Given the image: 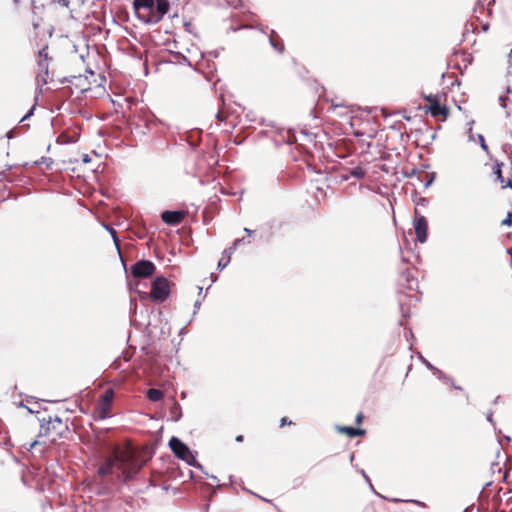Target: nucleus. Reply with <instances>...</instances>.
Returning <instances> with one entry per match:
<instances>
[{
  "mask_svg": "<svg viewBox=\"0 0 512 512\" xmlns=\"http://www.w3.org/2000/svg\"><path fill=\"white\" fill-rule=\"evenodd\" d=\"M143 465L144 462L132 452L118 453V470L123 474L124 481L133 479L142 469Z\"/></svg>",
  "mask_w": 512,
  "mask_h": 512,
  "instance_id": "nucleus-1",
  "label": "nucleus"
},
{
  "mask_svg": "<svg viewBox=\"0 0 512 512\" xmlns=\"http://www.w3.org/2000/svg\"><path fill=\"white\" fill-rule=\"evenodd\" d=\"M169 447L178 459L186 462L189 466L203 471V466L197 461L196 455L181 439L175 436L171 437L169 440Z\"/></svg>",
  "mask_w": 512,
  "mask_h": 512,
  "instance_id": "nucleus-2",
  "label": "nucleus"
},
{
  "mask_svg": "<svg viewBox=\"0 0 512 512\" xmlns=\"http://www.w3.org/2000/svg\"><path fill=\"white\" fill-rule=\"evenodd\" d=\"M170 293V282L165 277L158 276L152 281L149 296L153 302H164Z\"/></svg>",
  "mask_w": 512,
  "mask_h": 512,
  "instance_id": "nucleus-3",
  "label": "nucleus"
},
{
  "mask_svg": "<svg viewBox=\"0 0 512 512\" xmlns=\"http://www.w3.org/2000/svg\"><path fill=\"white\" fill-rule=\"evenodd\" d=\"M156 270L155 264L146 259L138 260L131 267V274L135 278H147L154 274Z\"/></svg>",
  "mask_w": 512,
  "mask_h": 512,
  "instance_id": "nucleus-4",
  "label": "nucleus"
},
{
  "mask_svg": "<svg viewBox=\"0 0 512 512\" xmlns=\"http://www.w3.org/2000/svg\"><path fill=\"white\" fill-rule=\"evenodd\" d=\"M114 396L115 393L112 388H108L102 394L97 406L98 417L100 419H106L110 416Z\"/></svg>",
  "mask_w": 512,
  "mask_h": 512,
  "instance_id": "nucleus-5",
  "label": "nucleus"
},
{
  "mask_svg": "<svg viewBox=\"0 0 512 512\" xmlns=\"http://www.w3.org/2000/svg\"><path fill=\"white\" fill-rule=\"evenodd\" d=\"M413 226L417 241L420 243H425L427 241L428 236V222L426 217L421 215L417 209H415Z\"/></svg>",
  "mask_w": 512,
  "mask_h": 512,
  "instance_id": "nucleus-6",
  "label": "nucleus"
},
{
  "mask_svg": "<svg viewBox=\"0 0 512 512\" xmlns=\"http://www.w3.org/2000/svg\"><path fill=\"white\" fill-rule=\"evenodd\" d=\"M185 214L180 210H164L161 213V219L166 225L175 227L183 221Z\"/></svg>",
  "mask_w": 512,
  "mask_h": 512,
  "instance_id": "nucleus-7",
  "label": "nucleus"
},
{
  "mask_svg": "<svg viewBox=\"0 0 512 512\" xmlns=\"http://www.w3.org/2000/svg\"><path fill=\"white\" fill-rule=\"evenodd\" d=\"M114 468L118 469V453L115 456L109 457L105 460V463L98 468V474L101 477H106L113 473Z\"/></svg>",
  "mask_w": 512,
  "mask_h": 512,
  "instance_id": "nucleus-8",
  "label": "nucleus"
},
{
  "mask_svg": "<svg viewBox=\"0 0 512 512\" xmlns=\"http://www.w3.org/2000/svg\"><path fill=\"white\" fill-rule=\"evenodd\" d=\"M170 8V3L168 0H155L153 4V9L156 11V17L152 19V22H160L164 15L168 13Z\"/></svg>",
  "mask_w": 512,
  "mask_h": 512,
  "instance_id": "nucleus-9",
  "label": "nucleus"
},
{
  "mask_svg": "<svg viewBox=\"0 0 512 512\" xmlns=\"http://www.w3.org/2000/svg\"><path fill=\"white\" fill-rule=\"evenodd\" d=\"M399 282L400 285L409 290H415L418 288V280L409 270H405L400 274Z\"/></svg>",
  "mask_w": 512,
  "mask_h": 512,
  "instance_id": "nucleus-10",
  "label": "nucleus"
},
{
  "mask_svg": "<svg viewBox=\"0 0 512 512\" xmlns=\"http://www.w3.org/2000/svg\"><path fill=\"white\" fill-rule=\"evenodd\" d=\"M154 1L155 0H134L133 8L137 18L140 17L142 13H145L149 11V9H152Z\"/></svg>",
  "mask_w": 512,
  "mask_h": 512,
  "instance_id": "nucleus-11",
  "label": "nucleus"
},
{
  "mask_svg": "<svg viewBox=\"0 0 512 512\" xmlns=\"http://www.w3.org/2000/svg\"><path fill=\"white\" fill-rule=\"evenodd\" d=\"M428 109L433 117L443 116L444 118H446L449 113L448 107L445 105H441L439 99L431 103V105L428 106Z\"/></svg>",
  "mask_w": 512,
  "mask_h": 512,
  "instance_id": "nucleus-12",
  "label": "nucleus"
},
{
  "mask_svg": "<svg viewBox=\"0 0 512 512\" xmlns=\"http://www.w3.org/2000/svg\"><path fill=\"white\" fill-rule=\"evenodd\" d=\"M338 432L346 434L350 438L365 435L366 431L361 428H355L352 426H336Z\"/></svg>",
  "mask_w": 512,
  "mask_h": 512,
  "instance_id": "nucleus-13",
  "label": "nucleus"
},
{
  "mask_svg": "<svg viewBox=\"0 0 512 512\" xmlns=\"http://www.w3.org/2000/svg\"><path fill=\"white\" fill-rule=\"evenodd\" d=\"M169 412L171 416L170 419L173 422L179 421L182 417V408L174 398L170 400Z\"/></svg>",
  "mask_w": 512,
  "mask_h": 512,
  "instance_id": "nucleus-14",
  "label": "nucleus"
},
{
  "mask_svg": "<svg viewBox=\"0 0 512 512\" xmlns=\"http://www.w3.org/2000/svg\"><path fill=\"white\" fill-rule=\"evenodd\" d=\"M433 374L441 381L445 383H451L452 387L456 390H461L462 388L460 386H457L453 383V380L451 377L447 376L442 370L438 369L437 367L432 371Z\"/></svg>",
  "mask_w": 512,
  "mask_h": 512,
  "instance_id": "nucleus-15",
  "label": "nucleus"
},
{
  "mask_svg": "<svg viewBox=\"0 0 512 512\" xmlns=\"http://www.w3.org/2000/svg\"><path fill=\"white\" fill-rule=\"evenodd\" d=\"M38 421L40 422V433L39 435L42 436V435H47L50 430H51V427H50V424L52 423V417L49 416L48 418H45V417H38Z\"/></svg>",
  "mask_w": 512,
  "mask_h": 512,
  "instance_id": "nucleus-16",
  "label": "nucleus"
},
{
  "mask_svg": "<svg viewBox=\"0 0 512 512\" xmlns=\"http://www.w3.org/2000/svg\"><path fill=\"white\" fill-rule=\"evenodd\" d=\"M501 166H502V163L496 162L494 174L496 175L497 180L503 184L502 188H506V187L512 188V180L511 179H508V181L504 184V178L502 175Z\"/></svg>",
  "mask_w": 512,
  "mask_h": 512,
  "instance_id": "nucleus-17",
  "label": "nucleus"
},
{
  "mask_svg": "<svg viewBox=\"0 0 512 512\" xmlns=\"http://www.w3.org/2000/svg\"><path fill=\"white\" fill-rule=\"evenodd\" d=\"M365 175H366L365 170L362 167L357 166V167L349 169L348 175L344 176L343 178H344V180H347L348 177L350 176V177H354L356 179H362L365 177Z\"/></svg>",
  "mask_w": 512,
  "mask_h": 512,
  "instance_id": "nucleus-18",
  "label": "nucleus"
},
{
  "mask_svg": "<svg viewBox=\"0 0 512 512\" xmlns=\"http://www.w3.org/2000/svg\"><path fill=\"white\" fill-rule=\"evenodd\" d=\"M147 398L152 402H158L164 397V393L160 389L150 388L147 390Z\"/></svg>",
  "mask_w": 512,
  "mask_h": 512,
  "instance_id": "nucleus-19",
  "label": "nucleus"
},
{
  "mask_svg": "<svg viewBox=\"0 0 512 512\" xmlns=\"http://www.w3.org/2000/svg\"><path fill=\"white\" fill-rule=\"evenodd\" d=\"M156 17L155 9H149V11L142 13L138 19L145 24H157L158 22H152V19Z\"/></svg>",
  "mask_w": 512,
  "mask_h": 512,
  "instance_id": "nucleus-20",
  "label": "nucleus"
},
{
  "mask_svg": "<svg viewBox=\"0 0 512 512\" xmlns=\"http://www.w3.org/2000/svg\"><path fill=\"white\" fill-rule=\"evenodd\" d=\"M282 141L288 145H292L297 142L295 133L292 130H286L280 133Z\"/></svg>",
  "mask_w": 512,
  "mask_h": 512,
  "instance_id": "nucleus-21",
  "label": "nucleus"
},
{
  "mask_svg": "<svg viewBox=\"0 0 512 512\" xmlns=\"http://www.w3.org/2000/svg\"><path fill=\"white\" fill-rule=\"evenodd\" d=\"M275 31H272V34L269 36V43L270 45L279 53L284 52V45L281 40H276L274 38Z\"/></svg>",
  "mask_w": 512,
  "mask_h": 512,
  "instance_id": "nucleus-22",
  "label": "nucleus"
},
{
  "mask_svg": "<svg viewBox=\"0 0 512 512\" xmlns=\"http://www.w3.org/2000/svg\"><path fill=\"white\" fill-rule=\"evenodd\" d=\"M103 226L108 231V233L111 235L112 240H113L114 244L116 245L118 251H120V246H119L120 239L117 235V231L112 226H110L108 224H103Z\"/></svg>",
  "mask_w": 512,
  "mask_h": 512,
  "instance_id": "nucleus-23",
  "label": "nucleus"
},
{
  "mask_svg": "<svg viewBox=\"0 0 512 512\" xmlns=\"http://www.w3.org/2000/svg\"><path fill=\"white\" fill-rule=\"evenodd\" d=\"M232 253L233 251H228L226 254L222 253V257L217 264L219 270H223L230 263Z\"/></svg>",
  "mask_w": 512,
  "mask_h": 512,
  "instance_id": "nucleus-24",
  "label": "nucleus"
},
{
  "mask_svg": "<svg viewBox=\"0 0 512 512\" xmlns=\"http://www.w3.org/2000/svg\"><path fill=\"white\" fill-rule=\"evenodd\" d=\"M250 242H251V240L249 238H245V237L235 239V241L233 242L232 246L224 250V254H226L228 251H233L234 252L236 250V248L238 247V245L241 244V243H248L249 244Z\"/></svg>",
  "mask_w": 512,
  "mask_h": 512,
  "instance_id": "nucleus-25",
  "label": "nucleus"
},
{
  "mask_svg": "<svg viewBox=\"0 0 512 512\" xmlns=\"http://www.w3.org/2000/svg\"><path fill=\"white\" fill-rule=\"evenodd\" d=\"M61 426H63V421L59 416H55L52 418V428L53 430H58Z\"/></svg>",
  "mask_w": 512,
  "mask_h": 512,
  "instance_id": "nucleus-26",
  "label": "nucleus"
},
{
  "mask_svg": "<svg viewBox=\"0 0 512 512\" xmlns=\"http://www.w3.org/2000/svg\"><path fill=\"white\" fill-rule=\"evenodd\" d=\"M477 137H478V140H479L482 150L485 152H488V145L485 142L484 136L482 134H478Z\"/></svg>",
  "mask_w": 512,
  "mask_h": 512,
  "instance_id": "nucleus-27",
  "label": "nucleus"
},
{
  "mask_svg": "<svg viewBox=\"0 0 512 512\" xmlns=\"http://www.w3.org/2000/svg\"><path fill=\"white\" fill-rule=\"evenodd\" d=\"M421 362L426 366L427 369L433 371L436 367L426 360L422 355H419Z\"/></svg>",
  "mask_w": 512,
  "mask_h": 512,
  "instance_id": "nucleus-28",
  "label": "nucleus"
},
{
  "mask_svg": "<svg viewBox=\"0 0 512 512\" xmlns=\"http://www.w3.org/2000/svg\"><path fill=\"white\" fill-rule=\"evenodd\" d=\"M501 225H503V226L512 225V214L510 212H508L506 218L502 220Z\"/></svg>",
  "mask_w": 512,
  "mask_h": 512,
  "instance_id": "nucleus-29",
  "label": "nucleus"
},
{
  "mask_svg": "<svg viewBox=\"0 0 512 512\" xmlns=\"http://www.w3.org/2000/svg\"><path fill=\"white\" fill-rule=\"evenodd\" d=\"M39 57L44 59V60H47L48 59V47L45 46L43 47L40 51H39Z\"/></svg>",
  "mask_w": 512,
  "mask_h": 512,
  "instance_id": "nucleus-30",
  "label": "nucleus"
},
{
  "mask_svg": "<svg viewBox=\"0 0 512 512\" xmlns=\"http://www.w3.org/2000/svg\"><path fill=\"white\" fill-rule=\"evenodd\" d=\"M361 474L363 476V478L366 480V482L369 484L370 488L375 492L376 495L380 496L375 490H374V487L373 485L371 484V481H370V478L369 476L366 474V472L364 470H361Z\"/></svg>",
  "mask_w": 512,
  "mask_h": 512,
  "instance_id": "nucleus-31",
  "label": "nucleus"
},
{
  "mask_svg": "<svg viewBox=\"0 0 512 512\" xmlns=\"http://www.w3.org/2000/svg\"><path fill=\"white\" fill-rule=\"evenodd\" d=\"M424 99L426 101H428L429 105H431V103H433L434 101H437L438 100V97L436 95H423Z\"/></svg>",
  "mask_w": 512,
  "mask_h": 512,
  "instance_id": "nucleus-32",
  "label": "nucleus"
},
{
  "mask_svg": "<svg viewBox=\"0 0 512 512\" xmlns=\"http://www.w3.org/2000/svg\"><path fill=\"white\" fill-rule=\"evenodd\" d=\"M292 424H293V422L291 420H289L287 417H283L280 420V427H284L286 425H292Z\"/></svg>",
  "mask_w": 512,
  "mask_h": 512,
  "instance_id": "nucleus-33",
  "label": "nucleus"
},
{
  "mask_svg": "<svg viewBox=\"0 0 512 512\" xmlns=\"http://www.w3.org/2000/svg\"><path fill=\"white\" fill-rule=\"evenodd\" d=\"M434 179H435L434 174H431L429 176V178L426 180L424 187H426V188L429 187L433 183Z\"/></svg>",
  "mask_w": 512,
  "mask_h": 512,
  "instance_id": "nucleus-34",
  "label": "nucleus"
},
{
  "mask_svg": "<svg viewBox=\"0 0 512 512\" xmlns=\"http://www.w3.org/2000/svg\"><path fill=\"white\" fill-rule=\"evenodd\" d=\"M200 306H201V302L199 300H196L193 307H194V311H193V314H196L197 311L200 309Z\"/></svg>",
  "mask_w": 512,
  "mask_h": 512,
  "instance_id": "nucleus-35",
  "label": "nucleus"
},
{
  "mask_svg": "<svg viewBox=\"0 0 512 512\" xmlns=\"http://www.w3.org/2000/svg\"><path fill=\"white\" fill-rule=\"evenodd\" d=\"M57 2L65 8H68L70 4L69 0H57Z\"/></svg>",
  "mask_w": 512,
  "mask_h": 512,
  "instance_id": "nucleus-36",
  "label": "nucleus"
},
{
  "mask_svg": "<svg viewBox=\"0 0 512 512\" xmlns=\"http://www.w3.org/2000/svg\"><path fill=\"white\" fill-rule=\"evenodd\" d=\"M486 419H487V421H488L489 423L494 424V421H493V412H492V411H489V412L487 413Z\"/></svg>",
  "mask_w": 512,
  "mask_h": 512,
  "instance_id": "nucleus-37",
  "label": "nucleus"
},
{
  "mask_svg": "<svg viewBox=\"0 0 512 512\" xmlns=\"http://www.w3.org/2000/svg\"><path fill=\"white\" fill-rule=\"evenodd\" d=\"M400 309L403 317L409 316L408 311L405 310L404 305L402 303H400Z\"/></svg>",
  "mask_w": 512,
  "mask_h": 512,
  "instance_id": "nucleus-38",
  "label": "nucleus"
},
{
  "mask_svg": "<svg viewBox=\"0 0 512 512\" xmlns=\"http://www.w3.org/2000/svg\"><path fill=\"white\" fill-rule=\"evenodd\" d=\"M362 420H363V414L362 413H358L357 416H356V419H355L356 424H361Z\"/></svg>",
  "mask_w": 512,
  "mask_h": 512,
  "instance_id": "nucleus-39",
  "label": "nucleus"
},
{
  "mask_svg": "<svg viewBox=\"0 0 512 512\" xmlns=\"http://www.w3.org/2000/svg\"><path fill=\"white\" fill-rule=\"evenodd\" d=\"M35 109H36V106H35V105H33V106L28 110V112H27L26 114H27L29 117L33 116Z\"/></svg>",
  "mask_w": 512,
  "mask_h": 512,
  "instance_id": "nucleus-40",
  "label": "nucleus"
},
{
  "mask_svg": "<svg viewBox=\"0 0 512 512\" xmlns=\"http://www.w3.org/2000/svg\"><path fill=\"white\" fill-rule=\"evenodd\" d=\"M505 99H506L505 96H503V95L499 96V101L501 102L502 107H506Z\"/></svg>",
  "mask_w": 512,
  "mask_h": 512,
  "instance_id": "nucleus-41",
  "label": "nucleus"
},
{
  "mask_svg": "<svg viewBox=\"0 0 512 512\" xmlns=\"http://www.w3.org/2000/svg\"><path fill=\"white\" fill-rule=\"evenodd\" d=\"M409 501L413 502V503H415V504H417V505H419L421 507H425L426 506V504L424 502H421L419 500H409Z\"/></svg>",
  "mask_w": 512,
  "mask_h": 512,
  "instance_id": "nucleus-42",
  "label": "nucleus"
},
{
  "mask_svg": "<svg viewBox=\"0 0 512 512\" xmlns=\"http://www.w3.org/2000/svg\"><path fill=\"white\" fill-rule=\"evenodd\" d=\"M39 66L45 70L46 74L48 73V65L47 64H43L42 62H39Z\"/></svg>",
  "mask_w": 512,
  "mask_h": 512,
  "instance_id": "nucleus-43",
  "label": "nucleus"
},
{
  "mask_svg": "<svg viewBox=\"0 0 512 512\" xmlns=\"http://www.w3.org/2000/svg\"><path fill=\"white\" fill-rule=\"evenodd\" d=\"M13 136H14V131H13V130H10V131H8V132L6 133V137H7L8 139L13 138Z\"/></svg>",
  "mask_w": 512,
  "mask_h": 512,
  "instance_id": "nucleus-44",
  "label": "nucleus"
},
{
  "mask_svg": "<svg viewBox=\"0 0 512 512\" xmlns=\"http://www.w3.org/2000/svg\"><path fill=\"white\" fill-rule=\"evenodd\" d=\"M243 440H244L243 435H238V436H236V438H235V441H236V442H238V443L243 442Z\"/></svg>",
  "mask_w": 512,
  "mask_h": 512,
  "instance_id": "nucleus-45",
  "label": "nucleus"
},
{
  "mask_svg": "<svg viewBox=\"0 0 512 512\" xmlns=\"http://www.w3.org/2000/svg\"><path fill=\"white\" fill-rule=\"evenodd\" d=\"M216 118H217L218 120H220V121H224V120H225V118L222 116V114H221L220 112H217V113H216Z\"/></svg>",
  "mask_w": 512,
  "mask_h": 512,
  "instance_id": "nucleus-46",
  "label": "nucleus"
},
{
  "mask_svg": "<svg viewBox=\"0 0 512 512\" xmlns=\"http://www.w3.org/2000/svg\"><path fill=\"white\" fill-rule=\"evenodd\" d=\"M467 133H468V135H469V140H473L472 127H469V128H468Z\"/></svg>",
  "mask_w": 512,
  "mask_h": 512,
  "instance_id": "nucleus-47",
  "label": "nucleus"
},
{
  "mask_svg": "<svg viewBox=\"0 0 512 512\" xmlns=\"http://www.w3.org/2000/svg\"><path fill=\"white\" fill-rule=\"evenodd\" d=\"M244 232L247 233L248 236H251L254 233V231L249 228H244Z\"/></svg>",
  "mask_w": 512,
  "mask_h": 512,
  "instance_id": "nucleus-48",
  "label": "nucleus"
},
{
  "mask_svg": "<svg viewBox=\"0 0 512 512\" xmlns=\"http://www.w3.org/2000/svg\"><path fill=\"white\" fill-rule=\"evenodd\" d=\"M72 79H77L76 76H71V79L68 80L67 78H64V80L62 81V83H64L65 81L69 82V83H72Z\"/></svg>",
  "mask_w": 512,
  "mask_h": 512,
  "instance_id": "nucleus-49",
  "label": "nucleus"
},
{
  "mask_svg": "<svg viewBox=\"0 0 512 512\" xmlns=\"http://www.w3.org/2000/svg\"><path fill=\"white\" fill-rule=\"evenodd\" d=\"M29 118H30V117H29L27 114H25V115L20 119V121H19V122H24V121H26V120H27V119H29Z\"/></svg>",
  "mask_w": 512,
  "mask_h": 512,
  "instance_id": "nucleus-50",
  "label": "nucleus"
},
{
  "mask_svg": "<svg viewBox=\"0 0 512 512\" xmlns=\"http://www.w3.org/2000/svg\"><path fill=\"white\" fill-rule=\"evenodd\" d=\"M22 407H25L29 413H35V411L27 406H25L24 404H21Z\"/></svg>",
  "mask_w": 512,
  "mask_h": 512,
  "instance_id": "nucleus-51",
  "label": "nucleus"
},
{
  "mask_svg": "<svg viewBox=\"0 0 512 512\" xmlns=\"http://www.w3.org/2000/svg\"><path fill=\"white\" fill-rule=\"evenodd\" d=\"M391 501L397 503V502H402L403 500H401L399 498H392Z\"/></svg>",
  "mask_w": 512,
  "mask_h": 512,
  "instance_id": "nucleus-52",
  "label": "nucleus"
},
{
  "mask_svg": "<svg viewBox=\"0 0 512 512\" xmlns=\"http://www.w3.org/2000/svg\"><path fill=\"white\" fill-rule=\"evenodd\" d=\"M83 161H84V162H88V161H90L89 156H88V155H85V157H84Z\"/></svg>",
  "mask_w": 512,
  "mask_h": 512,
  "instance_id": "nucleus-53",
  "label": "nucleus"
},
{
  "mask_svg": "<svg viewBox=\"0 0 512 512\" xmlns=\"http://www.w3.org/2000/svg\"><path fill=\"white\" fill-rule=\"evenodd\" d=\"M499 398H500V397H499V396H497V397L494 399L493 403H494V404L498 403Z\"/></svg>",
  "mask_w": 512,
  "mask_h": 512,
  "instance_id": "nucleus-54",
  "label": "nucleus"
},
{
  "mask_svg": "<svg viewBox=\"0 0 512 512\" xmlns=\"http://www.w3.org/2000/svg\"><path fill=\"white\" fill-rule=\"evenodd\" d=\"M474 124V120H471L469 123H468V126L469 127H472V125Z\"/></svg>",
  "mask_w": 512,
  "mask_h": 512,
  "instance_id": "nucleus-55",
  "label": "nucleus"
},
{
  "mask_svg": "<svg viewBox=\"0 0 512 512\" xmlns=\"http://www.w3.org/2000/svg\"><path fill=\"white\" fill-rule=\"evenodd\" d=\"M209 477H210V478H212V479H213V480H215V481H217V480H218V479H217V477H216V476H214V475H211V476H209Z\"/></svg>",
  "mask_w": 512,
  "mask_h": 512,
  "instance_id": "nucleus-56",
  "label": "nucleus"
},
{
  "mask_svg": "<svg viewBox=\"0 0 512 512\" xmlns=\"http://www.w3.org/2000/svg\"><path fill=\"white\" fill-rule=\"evenodd\" d=\"M38 442L37 441H34L32 444H31V448H33Z\"/></svg>",
  "mask_w": 512,
  "mask_h": 512,
  "instance_id": "nucleus-57",
  "label": "nucleus"
},
{
  "mask_svg": "<svg viewBox=\"0 0 512 512\" xmlns=\"http://www.w3.org/2000/svg\"><path fill=\"white\" fill-rule=\"evenodd\" d=\"M505 441L509 442L510 441V437L509 436H505Z\"/></svg>",
  "mask_w": 512,
  "mask_h": 512,
  "instance_id": "nucleus-58",
  "label": "nucleus"
},
{
  "mask_svg": "<svg viewBox=\"0 0 512 512\" xmlns=\"http://www.w3.org/2000/svg\"><path fill=\"white\" fill-rule=\"evenodd\" d=\"M353 459H354V454H351L350 461H353Z\"/></svg>",
  "mask_w": 512,
  "mask_h": 512,
  "instance_id": "nucleus-59",
  "label": "nucleus"
},
{
  "mask_svg": "<svg viewBox=\"0 0 512 512\" xmlns=\"http://www.w3.org/2000/svg\"><path fill=\"white\" fill-rule=\"evenodd\" d=\"M431 138H432V140L435 139L436 138V134L435 133L432 134Z\"/></svg>",
  "mask_w": 512,
  "mask_h": 512,
  "instance_id": "nucleus-60",
  "label": "nucleus"
},
{
  "mask_svg": "<svg viewBox=\"0 0 512 512\" xmlns=\"http://www.w3.org/2000/svg\"><path fill=\"white\" fill-rule=\"evenodd\" d=\"M198 288H199V294H201V293H202L203 288H202V287H198Z\"/></svg>",
  "mask_w": 512,
  "mask_h": 512,
  "instance_id": "nucleus-61",
  "label": "nucleus"
},
{
  "mask_svg": "<svg viewBox=\"0 0 512 512\" xmlns=\"http://www.w3.org/2000/svg\"><path fill=\"white\" fill-rule=\"evenodd\" d=\"M261 500H264V501H268L267 499H265L264 497H261V496H258Z\"/></svg>",
  "mask_w": 512,
  "mask_h": 512,
  "instance_id": "nucleus-62",
  "label": "nucleus"
},
{
  "mask_svg": "<svg viewBox=\"0 0 512 512\" xmlns=\"http://www.w3.org/2000/svg\"><path fill=\"white\" fill-rule=\"evenodd\" d=\"M487 29H488V26H483L484 31H487Z\"/></svg>",
  "mask_w": 512,
  "mask_h": 512,
  "instance_id": "nucleus-63",
  "label": "nucleus"
},
{
  "mask_svg": "<svg viewBox=\"0 0 512 512\" xmlns=\"http://www.w3.org/2000/svg\"><path fill=\"white\" fill-rule=\"evenodd\" d=\"M404 118H405L406 120H408V121L410 120V117H409V116H404Z\"/></svg>",
  "mask_w": 512,
  "mask_h": 512,
  "instance_id": "nucleus-64",
  "label": "nucleus"
}]
</instances>
